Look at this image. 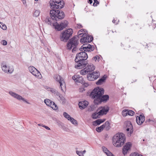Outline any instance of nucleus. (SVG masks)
Returning a JSON list of instances; mask_svg holds the SVG:
<instances>
[{"instance_id": "e433bc0d", "label": "nucleus", "mask_w": 156, "mask_h": 156, "mask_svg": "<svg viewBox=\"0 0 156 156\" xmlns=\"http://www.w3.org/2000/svg\"><path fill=\"white\" fill-rule=\"evenodd\" d=\"M60 101L62 102V104H64L66 103V100L64 97L62 96H59Z\"/></svg>"}, {"instance_id": "9d476101", "label": "nucleus", "mask_w": 156, "mask_h": 156, "mask_svg": "<svg viewBox=\"0 0 156 156\" xmlns=\"http://www.w3.org/2000/svg\"><path fill=\"white\" fill-rule=\"evenodd\" d=\"M9 94L12 97L19 101L22 100L27 104H29V103L27 101V100L25 99L21 96L15 92L12 91H10L9 92Z\"/></svg>"}, {"instance_id": "20e7f679", "label": "nucleus", "mask_w": 156, "mask_h": 156, "mask_svg": "<svg viewBox=\"0 0 156 156\" xmlns=\"http://www.w3.org/2000/svg\"><path fill=\"white\" fill-rule=\"evenodd\" d=\"M104 93V90L102 88L97 87L92 91L90 94V97L92 99H94V103L96 104V103L99 100V98Z\"/></svg>"}, {"instance_id": "13d9d810", "label": "nucleus", "mask_w": 156, "mask_h": 156, "mask_svg": "<svg viewBox=\"0 0 156 156\" xmlns=\"http://www.w3.org/2000/svg\"><path fill=\"white\" fill-rule=\"evenodd\" d=\"M38 0H35V1H38Z\"/></svg>"}, {"instance_id": "cd10ccee", "label": "nucleus", "mask_w": 156, "mask_h": 156, "mask_svg": "<svg viewBox=\"0 0 156 156\" xmlns=\"http://www.w3.org/2000/svg\"><path fill=\"white\" fill-rule=\"evenodd\" d=\"M103 125L104 126V128H105L106 130H108L110 129V125L108 122L106 121L105 122V123Z\"/></svg>"}, {"instance_id": "b1692460", "label": "nucleus", "mask_w": 156, "mask_h": 156, "mask_svg": "<svg viewBox=\"0 0 156 156\" xmlns=\"http://www.w3.org/2000/svg\"><path fill=\"white\" fill-rule=\"evenodd\" d=\"M106 78V77L103 76L101 78L99 79L98 81L96 82V84L97 85H100L102 84L105 82Z\"/></svg>"}, {"instance_id": "a211bd4d", "label": "nucleus", "mask_w": 156, "mask_h": 156, "mask_svg": "<svg viewBox=\"0 0 156 156\" xmlns=\"http://www.w3.org/2000/svg\"><path fill=\"white\" fill-rule=\"evenodd\" d=\"M131 144L130 143L128 142L123 147L122 149V153L124 155L127 154L128 151L130 149Z\"/></svg>"}, {"instance_id": "412c9836", "label": "nucleus", "mask_w": 156, "mask_h": 156, "mask_svg": "<svg viewBox=\"0 0 156 156\" xmlns=\"http://www.w3.org/2000/svg\"><path fill=\"white\" fill-rule=\"evenodd\" d=\"M72 79L76 82L81 83H84L83 82V77L82 76H80L79 75L73 76L72 77Z\"/></svg>"}, {"instance_id": "aec40b11", "label": "nucleus", "mask_w": 156, "mask_h": 156, "mask_svg": "<svg viewBox=\"0 0 156 156\" xmlns=\"http://www.w3.org/2000/svg\"><path fill=\"white\" fill-rule=\"evenodd\" d=\"M84 67H85V69L88 72L93 71L95 69V67L93 64L91 63L88 64L87 62V65Z\"/></svg>"}, {"instance_id": "09e8293b", "label": "nucleus", "mask_w": 156, "mask_h": 156, "mask_svg": "<svg viewBox=\"0 0 156 156\" xmlns=\"http://www.w3.org/2000/svg\"><path fill=\"white\" fill-rule=\"evenodd\" d=\"M88 2L90 4H91V3H92L93 1L92 0H88Z\"/></svg>"}, {"instance_id": "f03ea898", "label": "nucleus", "mask_w": 156, "mask_h": 156, "mask_svg": "<svg viewBox=\"0 0 156 156\" xmlns=\"http://www.w3.org/2000/svg\"><path fill=\"white\" fill-rule=\"evenodd\" d=\"M88 58L87 54L82 51L77 54L75 60L76 63L75 67L77 69H81L86 66L87 62L86 61Z\"/></svg>"}, {"instance_id": "9b49d317", "label": "nucleus", "mask_w": 156, "mask_h": 156, "mask_svg": "<svg viewBox=\"0 0 156 156\" xmlns=\"http://www.w3.org/2000/svg\"><path fill=\"white\" fill-rule=\"evenodd\" d=\"M100 76L99 73L98 72H94L91 73H88L87 78L89 81H93L98 78Z\"/></svg>"}, {"instance_id": "bb28decb", "label": "nucleus", "mask_w": 156, "mask_h": 156, "mask_svg": "<svg viewBox=\"0 0 156 156\" xmlns=\"http://www.w3.org/2000/svg\"><path fill=\"white\" fill-rule=\"evenodd\" d=\"M85 33H86L85 31H84L83 30L81 29L78 32V34L79 36L78 37L79 38L83 37V35Z\"/></svg>"}, {"instance_id": "58836bf2", "label": "nucleus", "mask_w": 156, "mask_h": 156, "mask_svg": "<svg viewBox=\"0 0 156 156\" xmlns=\"http://www.w3.org/2000/svg\"><path fill=\"white\" fill-rule=\"evenodd\" d=\"M130 156H143L141 154H139L136 152H134L130 154Z\"/></svg>"}, {"instance_id": "864d4df0", "label": "nucleus", "mask_w": 156, "mask_h": 156, "mask_svg": "<svg viewBox=\"0 0 156 156\" xmlns=\"http://www.w3.org/2000/svg\"><path fill=\"white\" fill-rule=\"evenodd\" d=\"M86 151L85 150H84L83 151H82V152H83V154H84V153H85L86 152Z\"/></svg>"}, {"instance_id": "6e6552de", "label": "nucleus", "mask_w": 156, "mask_h": 156, "mask_svg": "<svg viewBox=\"0 0 156 156\" xmlns=\"http://www.w3.org/2000/svg\"><path fill=\"white\" fill-rule=\"evenodd\" d=\"M54 78L56 81L58 82L60 85V87L62 92L66 90V84L63 78L58 75H54Z\"/></svg>"}, {"instance_id": "3c124183", "label": "nucleus", "mask_w": 156, "mask_h": 156, "mask_svg": "<svg viewBox=\"0 0 156 156\" xmlns=\"http://www.w3.org/2000/svg\"><path fill=\"white\" fill-rule=\"evenodd\" d=\"M64 130L67 132H68L69 131V129H68L66 128H64Z\"/></svg>"}, {"instance_id": "4c0bfd02", "label": "nucleus", "mask_w": 156, "mask_h": 156, "mask_svg": "<svg viewBox=\"0 0 156 156\" xmlns=\"http://www.w3.org/2000/svg\"><path fill=\"white\" fill-rule=\"evenodd\" d=\"M127 115H128L132 116L133 115L134 112L132 110H127Z\"/></svg>"}, {"instance_id": "c9c22d12", "label": "nucleus", "mask_w": 156, "mask_h": 156, "mask_svg": "<svg viewBox=\"0 0 156 156\" xmlns=\"http://www.w3.org/2000/svg\"><path fill=\"white\" fill-rule=\"evenodd\" d=\"M69 121L72 124L74 125H76L77 124V121L72 117L70 119V120H69Z\"/></svg>"}, {"instance_id": "ddd939ff", "label": "nucleus", "mask_w": 156, "mask_h": 156, "mask_svg": "<svg viewBox=\"0 0 156 156\" xmlns=\"http://www.w3.org/2000/svg\"><path fill=\"white\" fill-rule=\"evenodd\" d=\"M125 124L126 126V131L128 132V136H129L133 132L132 125L130 122L129 121H126Z\"/></svg>"}, {"instance_id": "8fccbe9b", "label": "nucleus", "mask_w": 156, "mask_h": 156, "mask_svg": "<svg viewBox=\"0 0 156 156\" xmlns=\"http://www.w3.org/2000/svg\"><path fill=\"white\" fill-rule=\"evenodd\" d=\"M22 1L23 2V4L25 5L26 4V0H23V1Z\"/></svg>"}, {"instance_id": "39448f33", "label": "nucleus", "mask_w": 156, "mask_h": 156, "mask_svg": "<svg viewBox=\"0 0 156 156\" xmlns=\"http://www.w3.org/2000/svg\"><path fill=\"white\" fill-rule=\"evenodd\" d=\"M79 37L78 36H75L71 39L67 44L68 49L71 50L73 48L72 51L73 52L75 51L76 48V46L78 44Z\"/></svg>"}, {"instance_id": "72a5a7b5", "label": "nucleus", "mask_w": 156, "mask_h": 156, "mask_svg": "<svg viewBox=\"0 0 156 156\" xmlns=\"http://www.w3.org/2000/svg\"><path fill=\"white\" fill-rule=\"evenodd\" d=\"M40 13V11L39 10H36L34 12V16L35 17H37L39 16Z\"/></svg>"}, {"instance_id": "393cba45", "label": "nucleus", "mask_w": 156, "mask_h": 156, "mask_svg": "<svg viewBox=\"0 0 156 156\" xmlns=\"http://www.w3.org/2000/svg\"><path fill=\"white\" fill-rule=\"evenodd\" d=\"M105 119H98L94 122L93 125L97 126V125H100L101 123L105 121Z\"/></svg>"}, {"instance_id": "4be33fe9", "label": "nucleus", "mask_w": 156, "mask_h": 156, "mask_svg": "<svg viewBox=\"0 0 156 156\" xmlns=\"http://www.w3.org/2000/svg\"><path fill=\"white\" fill-rule=\"evenodd\" d=\"M88 103L86 101H80L79 102L78 105L80 108L81 109H84L87 107Z\"/></svg>"}, {"instance_id": "680f3d73", "label": "nucleus", "mask_w": 156, "mask_h": 156, "mask_svg": "<svg viewBox=\"0 0 156 156\" xmlns=\"http://www.w3.org/2000/svg\"><path fill=\"white\" fill-rule=\"evenodd\" d=\"M82 27V26L81 25H80V27Z\"/></svg>"}, {"instance_id": "6e6d98bb", "label": "nucleus", "mask_w": 156, "mask_h": 156, "mask_svg": "<svg viewBox=\"0 0 156 156\" xmlns=\"http://www.w3.org/2000/svg\"><path fill=\"white\" fill-rule=\"evenodd\" d=\"M115 20L114 19L113 20H112V22L114 23H117L116 22H115Z\"/></svg>"}, {"instance_id": "e2e57ef3", "label": "nucleus", "mask_w": 156, "mask_h": 156, "mask_svg": "<svg viewBox=\"0 0 156 156\" xmlns=\"http://www.w3.org/2000/svg\"><path fill=\"white\" fill-rule=\"evenodd\" d=\"M22 1H23V0H22Z\"/></svg>"}, {"instance_id": "2eb2a0df", "label": "nucleus", "mask_w": 156, "mask_h": 156, "mask_svg": "<svg viewBox=\"0 0 156 156\" xmlns=\"http://www.w3.org/2000/svg\"><path fill=\"white\" fill-rule=\"evenodd\" d=\"M28 69L30 72L33 75L36 77L39 76L41 75L40 72L33 66H29Z\"/></svg>"}, {"instance_id": "5fc2aeb1", "label": "nucleus", "mask_w": 156, "mask_h": 156, "mask_svg": "<svg viewBox=\"0 0 156 156\" xmlns=\"http://www.w3.org/2000/svg\"><path fill=\"white\" fill-rule=\"evenodd\" d=\"M38 125L39 126H44L43 124H38Z\"/></svg>"}, {"instance_id": "37998d69", "label": "nucleus", "mask_w": 156, "mask_h": 156, "mask_svg": "<svg viewBox=\"0 0 156 156\" xmlns=\"http://www.w3.org/2000/svg\"><path fill=\"white\" fill-rule=\"evenodd\" d=\"M1 43L2 44L4 45H6L7 44V42L5 40H3L1 42Z\"/></svg>"}, {"instance_id": "79ce46f5", "label": "nucleus", "mask_w": 156, "mask_h": 156, "mask_svg": "<svg viewBox=\"0 0 156 156\" xmlns=\"http://www.w3.org/2000/svg\"><path fill=\"white\" fill-rule=\"evenodd\" d=\"M76 153L79 156H83L82 151H76Z\"/></svg>"}, {"instance_id": "c756f323", "label": "nucleus", "mask_w": 156, "mask_h": 156, "mask_svg": "<svg viewBox=\"0 0 156 156\" xmlns=\"http://www.w3.org/2000/svg\"><path fill=\"white\" fill-rule=\"evenodd\" d=\"M100 114H99V112H95L92 115V117L93 119H96L100 117Z\"/></svg>"}, {"instance_id": "0eeeda50", "label": "nucleus", "mask_w": 156, "mask_h": 156, "mask_svg": "<svg viewBox=\"0 0 156 156\" xmlns=\"http://www.w3.org/2000/svg\"><path fill=\"white\" fill-rule=\"evenodd\" d=\"M49 3L51 9H60L64 5V2L61 0H51Z\"/></svg>"}, {"instance_id": "a19ab883", "label": "nucleus", "mask_w": 156, "mask_h": 156, "mask_svg": "<svg viewBox=\"0 0 156 156\" xmlns=\"http://www.w3.org/2000/svg\"><path fill=\"white\" fill-rule=\"evenodd\" d=\"M94 3H93V5L94 6H96L98 5L99 3V2L97 0H94Z\"/></svg>"}, {"instance_id": "de8ad7c7", "label": "nucleus", "mask_w": 156, "mask_h": 156, "mask_svg": "<svg viewBox=\"0 0 156 156\" xmlns=\"http://www.w3.org/2000/svg\"><path fill=\"white\" fill-rule=\"evenodd\" d=\"M84 86H85L86 87H87L89 85V84L88 83H85L84 84Z\"/></svg>"}, {"instance_id": "4d7b16f0", "label": "nucleus", "mask_w": 156, "mask_h": 156, "mask_svg": "<svg viewBox=\"0 0 156 156\" xmlns=\"http://www.w3.org/2000/svg\"><path fill=\"white\" fill-rule=\"evenodd\" d=\"M16 129H17V130L19 129V128H18V127H16Z\"/></svg>"}, {"instance_id": "2f4dec72", "label": "nucleus", "mask_w": 156, "mask_h": 156, "mask_svg": "<svg viewBox=\"0 0 156 156\" xmlns=\"http://www.w3.org/2000/svg\"><path fill=\"white\" fill-rule=\"evenodd\" d=\"M104 128V126L103 125L100 126V127L96 128V130L98 132H100Z\"/></svg>"}, {"instance_id": "423d86ee", "label": "nucleus", "mask_w": 156, "mask_h": 156, "mask_svg": "<svg viewBox=\"0 0 156 156\" xmlns=\"http://www.w3.org/2000/svg\"><path fill=\"white\" fill-rule=\"evenodd\" d=\"M73 32V30L71 29H69L63 31L60 35L61 41L66 42L72 35Z\"/></svg>"}, {"instance_id": "f8f14e48", "label": "nucleus", "mask_w": 156, "mask_h": 156, "mask_svg": "<svg viewBox=\"0 0 156 156\" xmlns=\"http://www.w3.org/2000/svg\"><path fill=\"white\" fill-rule=\"evenodd\" d=\"M83 37L80 39V41L81 43H84L85 42H90L93 40V37L91 36L88 35L86 33H85L83 35Z\"/></svg>"}, {"instance_id": "6ab92c4d", "label": "nucleus", "mask_w": 156, "mask_h": 156, "mask_svg": "<svg viewBox=\"0 0 156 156\" xmlns=\"http://www.w3.org/2000/svg\"><path fill=\"white\" fill-rule=\"evenodd\" d=\"M109 97L108 95H105L103 96H101L99 98V100H98L97 103L96 105L99 104L102 102L106 101L107 100H108Z\"/></svg>"}, {"instance_id": "49530a36", "label": "nucleus", "mask_w": 156, "mask_h": 156, "mask_svg": "<svg viewBox=\"0 0 156 156\" xmlns=\"http://www.w3.org/2000/svg\"><path fill=\"white\" fill-rule=\"evenodd\" d=\"M42 126L44 128H45L47 130H50V128L48 126H46L45 125Z\"/></svg>"}, {"instance_id": "603ef678", "label": "nucleus", "mask_w": 156, "mask_h": 156, "mask_svg": "<svg viewBox=\"0 0 156 156\" xmlns=\"http://www.w3.org/2000/svg\"><path fill=\"white\" fill-rule=\"evenodd\" d=\"M151 121V120L149 119L147 120H146V122H150Z\"/></svg>"}, {"instance_id": "5701e85b", "label": "nucleus", "mask_w": 156, "mask_h": 156, "mask_svg": "<svg viewBox=\"0 0 156 156\" xmlns=\"http://www.w3.org/2000/svg\"><path fill=\"white\" fill-rule=\"evenodd\" d=\"M102 149L103 151L108 156H115L112 153L108 151L107 149L105 147H102Z\"/></svg>"}, {"instance_id": "bf43d9fd", "label": "nucleus", "mask_w": 156, "mask_h": 156, "mask_svg": "<svg viewBox=\"0 0 156 156\" xmlns=\"http://www.w3.org/2000/svg\"><path fill=\"white\" fill-rule=\"evenodd\" d=\"M18 125L20 126V124L19 123H18Z\"/></svg>"}, {"instance_id": "f704fd0d", "label": "nucleus", "mask_w": 156, "mask_h": 156, "mask_svg": "<svg viewBox=\"0 0 156 156\" xmlns=\"http://www.w3.org/2000/svg\"><path fill=\"white\" fill-rule=\"evenodd\" d=\"M0 27L4 30H5L7 29L6 26L5 24L0 22Z\"/></svg>"}, {"instance_id": "a18cd8bd", "label": "nucleus", "mask_w": 156, "mask_h": 156, "mask_svg": "<svg viewBox=\"0 0 156 156\" xmlns=\"http://www.w3.org/2000/svg\"><path fill=\"white\" fill-rule=\"evenodd\" d=\"M94 58V59L95 61H96V60H97L98 59H99L100 58L98 56H96L94 57L93 58Z\"/></svg>"}, {"instance_id": "f3484780", "label": "nucleus", "mask_w": 156, "mask_h": 156, "mask_svg": "<svg viewBox=\"0 0 156 156\" xmlns=\"http://www.w3.org/2000/svg\"><path fill=\"white\" fill-rule=\"evenodd\" d=\"M145 120V117L142 115H140L139 116H137L136 118V121L139 125H141Z\"/></svg>"}, {"instance_id": "473e14b6", "label": "nucleus", "mask_w": 156, "mask_h": 156, "mask_svg": "<svg viewBox=\"0 0 156 156\" xmlns=\"http://www.w3.org/2000/svg\"><path fill=\"white\" fill-rule=\"evenodd\" d=\"M88 73V71L85 69V67L84 69L81 70L80 71V73L82 75H84Z\"/></svg>"}, {"instance_id": "c85d7f7f", "label": "nucleus", "mask_w": 156, "mask_h": 156, "mask_svg": "<svg viewBox=\"0 0 156 156\" xmlns=\"http://www.w3.org/2000/svg\"><path fill=\"white\" fill-rule=\"evenodd\" d=\"M94 49V47L93 46H91L89 47H87L86 48L84 49L83 52L85 51H93Z\"/></svg>"}, {"instance_id": "c03bdc74", "label": "nucleus", "mask_w": 156, "mask_h": 156, "mask_svg": "<svg viewBox=\"0 0 156 156\" xmlns=\"http://www.w3.org/2000/svg\"><path fill=\"white\" fill-rule=\"evenodd\" d=\"M94 110V108L93 106H90V107L89 108L88 111L89 112H92Z\"/></svg>"}, {"instance_id": "1a4fd4ad", "label": "nucleus", "mask_w": 156, "mask_h": 156, "mask_svg": "<svg viewBox=\"0 0 156 156\" xmlns=\"http://www.w3.org/2000/svg\"><path fill=\"white\" fill-rule=\"evenodd\" d=\"M1 67L2 71L5 73L11 74L13 71L14 69L11 67L7 66L4 62L1 64Z\"/></svg>"}, {"instance_id": "dca6fc26", "label": "nucleus", "mask_w": 156, "mask_h": 156, "mask_svg": "<svg viewBox=\"0 0 156 156\" xmlns=\"http://www.w3.org/2000/svg\"><path fill=\"white\" fill-rule=\"evenodd\" d=\"M99 109L100 111L98 112L100 115L106 114L109 110V108L107 106L100 107Z\"/></svg>"}, {"instance_id": "052dcab7", "label": "nucleus", "mask_w": 156, "mask_h": 156, "mask_svg": "<svg viewBox=\"0 0 156 156\" xmlns=\"http://www.w3.org/2000/svg\"><path fill=\"white\" fill-rule=\"evenodd\" d=\"M50 156H53L52 155H50Z\"/></svg>"}, {"instance_id": "ea45409f", "label": "nucleus", "mask_w": 156, "mask_h": 156, "mask_svg": "<svg viewBox=\"0 0 156 156\" xmlns=\"http://www.w3.org/2000/svg\"><path fill=\"white\" fill-rule=\"evenodd\" d=\"M127 110H125L122 111V114L123 116H126L127 115Z\"/></svg>"}, {"instance_id": "4468645a", "label": "nucleus", "mask_w": 156, "mask_h": 156, "mask_svg": "<svg viewBox=\"0 0 156 156\" xmlns=\"http://www.w3.org/2000/svg\"><path fill=\"white\" fill-rule=\"evenodd\" d=\"M44 102L47 106H50L54 110H57L58 109L57 106L54 102L51 100L46 99L44 100Z\"/></svg>"}, {"instance_id": "a878e982", "label": "nucleus", "mask_w": 156, "mask_h": 156, "mask_svg": "<svg viewBox=\"0 0 156 156\" xmlns=\"http://www.w3.org/2000/svg\"><path fill=\"white\" fill-rule=\"evenodd\" d=\"M91 46H92V45H90L89 44H83L81 47V48H80V51H83L84 49L86 48H87V47H89Z\"/></svg>"}, {"instance_id": "7ed1b4c3", "label": "nucleus", "mask_w": 156, "mask_h": 156, "mask_svg": "<svg viewBox=\"0 0 156 156\" xmlns=\"http://www.w3.org/2000/svg\"><path fill=\"white\" fill-rule=\"evenodd\" d=\"M126 141V137L122 133H118L113 137L112 142L115 146L120 147L122 146Z\"/></svg>"}, {"instance_id": "f257e3e1", "label": "nucleus", "mask_w": 156, "mask_h": 156, "mask_svg": "<svg viewBox=\"0 0 156 156\" xmlns=\"http://www.w3.org/2000/svg\"><path fill=\"white\" fill-rule=\"evenodd\" d=\"M50 14L51 17L46 18L45 20L46 23L52 25L55 29L58 31L63 30L67 26L68 23L66 20L62 22L59 25L57 22H54V20L58 21L64 18L65 15L62 11L52 9L50 11Z\"/></svg>"}, {"instance_id": "7c9ffc66", "label": "nucleus", "mask_w": 156, "mask_h": 156, "mask_svg": "<svg viewBox=\"0 0 156 156\" xmlns=\"http://www.w3.org/2000/svg\"><path fill=\"white\" fill-rule=\"evenodd\" d=\"M63 115L64 117L69 120H70L72 118L66 112H64Z\"/></svg>"}]
</instances>
